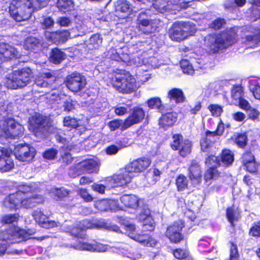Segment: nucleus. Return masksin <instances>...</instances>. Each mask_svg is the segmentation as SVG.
Returning a JSON list of instances; mask_svg holds the SVG:
<instances>
[{
    "label": "nucleus",
    "mask_w": 260,
    "mask_h": 260,
    "mask_svg": "<svg viewBox=\"0 0 260 260\" xmlns=\"http://www.w3.org/2000/svg\"><path fill=\"white\" fill-rule=\"evenodd\" d=\"M171 5V3L166 0H155L152 4L154 8L161 13L170 11L172 9Z\"/></svg>",
    "instance_id": "nucleus-37"
},
{
    "label": "nucleus",
    "mask_w": 260,
    "mask_h": 260,
    "mask_svg": "<svg viewBox=\"0 0 260 260\" xmlns=\"http://www.w3.org/2000/svg\"><path fill=\"white\" fill-rule=\"evenodd\" d=\"M77 192L78 195L85 202H91L93 200V198L89 193L88 190L86 188H79Z\"/></svg>",
    "instance_id": "nucleus-52"
},
{
    "label": "nucleus",
    "mask_w": 260,
    "mask_h": 260,
    "mask_svg": "<svg viewBox=\"0 0 260 260\" xmlns=\"http://www.w3.org/2000/svg\"><path fill=\"white\" fill-rule=\"evenodd\" d=\"M14 166L13 161L9 155H0V171L8 172Z\"/></svg>",
    "instance_id": "nucleus-33"
},
{
    "label": "nucleus",
    "mask_w": 260,
    "mask_h": 260,
    "mask_svg": "<svg viewBox=\"0 0 260 260\" xmlns=\"http://www.w3.org/2000/svg\"><path fill=\"white\" fill-rule=\"evenodd\" d=\"M177 118L178 114L174 111L162 112L158 119V125L160 128L166 131L175 124Z\"/></svg>",
    "instance_id": "nucleus-20"
},
{
    "label": "nucleus",
    "mask_w": 260,
    "mask_h": 260,
    "mask_svg": "<svg viewBox=\"0 0 260 260\" xmlns=\"http://www.w3.org/2000/svg\"><path fill=\"white\" fill-rule=\"evenodd\" d=\"M208 109L214 117L220 116L223 112L222 107L218 104H210L208 106Z\"/></svg>",
    "instance_id": "nucleus-54"
},
{
    "label": "nucleus",
    "mask_w": 260,
    "mask_h": 260,
    "mask_svg": "<svg viewBox=\"0 0 260 260\" xmlns=\"http://www.w3.org/2000/svg\"><path fill=\"white\" fill-rule=\"evenodd\" d=\"M66 54L61 49L57 47L51 49L49 59L52 63L56 64H59L66 59Z\"/></svg>",
    "instance_id": "nucleus-30"
},
{
    "label": "nucleus",
    "mask_w": 260,
    "mask_h": 260,
    "mask_svg": "<svg viewBox=\"0 0 260 260\" xmlns=\"http://www.w3.org/2000/svg\"><path fill=\"white\" fill-rule=\"evenodd\" d=\"M13 153L16 158L21 161H28L35 155L34 149L26 144H19L15 146Z\"/></svg>",
    "instance_id": "nucleus-16"
},
{
    "label": "nucleus",
    "mask_w": 260,
    "mask_h": 260,
    "mask_svg": "<svg viewBox=\"0 0 260 260\" xmlns=\"http://www.w3.org/2000/svg\"><path fill=\"white\" fill-rule=\"evenodd\" d=\"M184 226L185 223L183 220H176L167 226L165 235L171 243H179L184 239V236L182 233Z\"/></svg>",
    "instance_id": "nucleus-9"
},
{
    "label": "nucleus",
    "mask_w": 260,
    "mask_h": 260,
    "mask_svg": "<svg viewBox=\"0 0 260 260\" xmlns=\"http://www.w3.org/2000/svg\"><path fill=\"white\" fill-rule=\"evenodd\" d=\"M225 216L231 225L234 226L235 221H238L241 217L240 212L238 209H235L234 206L232 205L226 209Z\"/></svg>",
    "instance_id": "nucleus-31"
},
{
    "label": "nucleus",
    "mask_w": 260,
    "mask_h": 260,
    "mask_svg": "<svg viewBox=\"0 0 260 260\" xmlns=\"http://www.w3.org/2000/svg\"><path fill=\"white\" fill-rule=\"evenodd\" d=\"M32 77V70L28 67L13 72L11 79V86L14 89L20 88L26 85Z\"/></svg>",
    "instance_id": "nucleus-11"
},
{
    "label": "nucleus",
    "mask_w": 260,
    "mask_h": 260,
    "mask_svg": "<svg viewBox=\"0 0 260 260\" xmlns=\"http://www.w3.org/2000/svg\"><path fill=\"white\" fill-rule=\"evenodd\" d=\"M167 97L170 101H174L176 104L183 103L186 100V97L183 90L179 88L171 89L168 92Z\"/></svg>",
    "instance_id": "nucleus-28"
},
{
    "label": "nucleus",
    "mask_w": 260,
    "mask_h": 260,
    "mask_svg": "<svg viewBox=\"0 0 260 260\" xmlns=\"http://www.w3.org/2000/svg\"><path fill=\"white\" fill-rule=\"evenodd\" d=\"M43 223L42 228L50 229H53L58 226V222L52 220H49V218L47 219L45 221H42Z\"/></svg>",
    "instance_id": "nucleus-63"
},
{
    "label": "nucleus",
    "mask_w": 260,
    "mask_h": 260,
    "mask_svg": "<svg viewBox=\"0 0 260 260\" xmlns=\"http://www.w3.org/2000/svg\"><path fill=\"white\" fill-rule=\"evenodd\" d=\"M238 101V106L240 109L244 110L246 112H248V110L250 109L251 106L250 103L244 98L241 99Z\"/></svg>",
    "instance_id": "nucleus-61"
},
{
    "label": "nucleus",
    "mask_w": 260,
    "mask_h": 260,
    "mask_svg": "<svg viewBox=\"0 0 260 260\" xmlns=\"http://www.w3.org/2000/svg\"><path fill=\"white\" fill-rule=\"evenodd\" d=\"M249 236L255 238L260 237V221L254 222L249 230Z\"/></svg>",
    "instance_id": "nucleus-56"
},
{
    "label": "nucleus",
    "mask_w": 260,
    "mask_h": 260,
    "mask_svg": "<svg viewBox=\"0 0 260 260\" xmlns=\"http://www.w3.org/2000/svg\"><path fill=\"white\" fill-rule=\"evenodd\" d=\"M120 148L117 146L112 144L108 146L105 150L106 153L108 155H114L116 154Z\"/></svg>",
    "instance_id": "nucleus-64"
},
{
    "label": "nucleus",
    "mask_w": 260,
    "mask_h": 260,
    "mask_svg": "<svg viewBox=\"0 0 260 260\" xmlns=\"http://www.w3.org/2000/svg\"><path fill=\"white\" fill-rule=\"evenodd\" d=\"M102 43V38L99 34H94L90 38V44L96 48Z\"/></svg>",
    "instance_id": "nucleus-59"
},
{
    "label": "nucleus",
    "mask_w": 260,
    "mask_h": 260,
    "mask_svg": "<svg viewBox=\"0 0 260 260\" xmlns=\"http://www.w3.org/2000/svg\"><path fill=\"white\" fill-rule=\"evenodd\" d=\"M225 24L226 21L224 18L218 17L211 22L209 27L213 30H218L221 29Z\"/></svg>",
    "instance_id": "nucleus-48"
},
{
    "label": "nucleus",
    "mask_w": 260,
    "mask_h": 260,
    "mask_svg": "<svg viewBox=\"0 0 260 260\" xmlns=\"http://www.w3.org/2000/svg\"><path fill=\"white\" fill-rule=\"evenodd\" d=\"M98 164L93 159H87L80 162L78 167L72 169L73 173H78L77 176L81 174V171H85L88 173L95 172L97 169Z\"/></svg>",
    "instance_id": "nucleus-24"
},
{
    "label": "nucleus",
    "mask_w": 260,
    "mask_h": 260,
    "mask_svg": "<svg viewBox=\"0 0 260 260\" xmlns=\"http://www.w3.org/2000/svg\"><path fill=\"white\" fill-rule=\"evenodd\" d=\"M255 146L251 145L242 153L240 160L244 170L253 175L260 174V163L256 161L254 152Z\"/></svg>",
    "instance_id": "nucleus-7"
},
{
    "label": "nucleus",
    "mask_w": 260,
    "mask_h": 260,
    "mask_svg": "<svg viewBox=\"0 0 260 260\" xmlns=\"http://www.w3.org/2000/svg\"><path fill=\"white\" fill-rule=\"evenodd\" d=\"M29 128L36 137L44 135L47 131L46 117L40 113H36L29 119Z\"/></svg>",
    "instance_id": "nucleus-13"
},
{
    "label": "nucleus",
    "mask_w": 260,
    "mask_h": 260,
    "mask_svg": "<svg viewBox=\"0 0 260 260\" xmlns=\"http://www.w3.org/2000/svg\"><path fill=\"white\" fill-rule=\"evenodd\" d=\"M218 161L220 166L229 168L232 166L235 160V154L233 150L228 148H223L220 152Z\"/></svg>",
    "instance_id": "nucleus-23"
},
{
    "label": "nucleus",
    "mask_w": 260,
    "mask_h": 260,
    "mask_svg": "<svg viewBox=\"0 0 260 260\" xmlns=\"http://www.w3.org/2000/svg\"><path fill=\"white\" fill-rule=\"evenodd\" d=\"M134 177L133 173L126 166L118 174L104 179L105 185L109 187H123L129 184Z\"/></svg>",
    "instance_id": "nucleus-8"
},
{
    "label": "nucleus",
    "mask_w": 260,
    "mask_h": 260,
    "mask_svg": "<svg viewBox=\"0 0 260 260\" xmlns=\"http://www.w3.org/2000/svg\"><path fill=\"white\" fill-rule=\"evenodd\" d=\"M247 112L249 119L252 120H255L258 119L260 112L256 109L251 107L250 109H249Z\"/></svg>",
    "instance_id": "nucleus-62"
},
{
    "label": "nucleus",
    "mask_w": 260,
    "mask_h": 260,
    "mask_svg": "<svg viewBox=\"0 0 260 260\" xmlns=\"http://www.w3.org/2000/svg\"><path fill=\"white\" fill-rule=\"evenodd\" d=\"M9 10L13 19L20 22L29 19L34 12V8L30 0H12Z\"/></svg>",
    "instance_id": "nucleus-4"
},
{
    "label": "nucleus",
    "mask_w": 260,
    "mask_h": 260,
    "mask_svg": "<svg viewBox=\"0 0 260 260\" xmlns=\"http://www.w3.org/2000/svg\"><path fill=\"white\" fill-rule=\"evenodd\" d=\"M219 156L213 154L208 155L205 158V164L210 167H220L218 162Z\"/></svg>",
    "instance_id": "nucleus-51"
},
{
    "label": "nucleus",
    "mask_w": 260,
    "mask_h": 260,
    "mask_svg": "<svg viewBox=\"0 0 260 260\" xmlns=\"http://www.w3.org/2000/svg\"><path fill=\"white\" fill-rule=\"evenodd\" d=\"M256 5H252L250 9V18L252 21H256L260 18V9Z\"/></svg>",
    "instance_id": "nucleus-58"
},
{
    "label": "nucleus",
    "mask_w": 260,
    "mask_h": 260,
    "mask_svg": "<svg viewBox=\"0 0 260 260\" xmlns=\"http://www.w3.org/2000/svg\"><path fill=\"white\" fill-rule=\"evenodd\" d=\"M33 191L31 186L20 184L18 186L15 192L10 193L5 198V202L11 210L32 209L44 202L42 195L32 193Z\"/></svg>",
    "instance_id": "nucleus-1"
},
{
    "label": "nucleus",
    "mask_w": 260,
    "mask_h": 260,
    "mask_svg": "<svg viewBox=\"0 0 260 260\" xmlns=\"http://www.w3.org/2000/svg\"><path fill=\"white\" fill-rule=\"evenodd\" d=\"M151 163V160L149 157L144 156L133 160L127 166L133 173H139L146 170Z\"/></svg>",
    "instance_id": "nucleus-21"
},
{
    "label": "nucleus",
    "mask_w": 260,
    "mask_h": 260,
    "mask_svg": "<svg viewBox=\"0 0 260 260\" xmlns=\"http://www.w3.org/2000/svg\"><path fill=\"white\" fill-rule=\"evenodd\" d=\"M146 104L149 108L156 109L159 112L162 113L165 110V107L159 97L155 96L149 99L146 101Z\"/></svg>",
    "instance_id": "nucleus-32"
},
{
    "label": "nucleus",
    "mask_w": 260,
    "mask_h": 260,
    "mask_svg": "<svg viewBox=\"0 0 260 260\" xmlns=\"http://www.w3.org/2000/svg\"><path fill=\"white\" fill-rule=\"evenodd\" d=\"M116 10L127 14L132 11L131 4L126 0H118L116 5Z\"/></svg>",
    "instance_id": "nucleus-42"
},
{
    "label": "nucleus",
    "mask_w": 260,
    "mask_h": 260,
    "mask_svg": "<svg viewBox=\"0 0 260 260\" xmlns=\"http://www.w3.org/2000/svg\"><path fill=\"white\" fill-rule=\"evenodd\" d=\"M237 34L233 30H226L207 35L204 45L210 54H218L225 50L237 41Z\"/></svg>",
    "instance_id": "nucleus-2"
},
{
    "label": "nucleus",
    "mask_w": 260,
    "mask_h": 260,
    "mask_svg": "<svg viewBox=\"0 0 260 260\" xmlns=\"http://www.w3.org/2000/svg\"><path fill=\"white\" fill-rule=\"evenodd\" d=\"M124 229L129 238L144 246L155 247L157 243V241L151 236L148 237L147 239H144V235L135 234L136 226L134 224H125Z\"/></svg>",
    "instance_id": "nucleus-14"
},
{
    "label": "nucleus",
    "mask_w": 260,
    "mask_h": 260,
    "mask_svg": "<svg viewBox=\"0 0 260 260\" xmlns=\"http://www.w3.org/2000/svg\"><path fill=\"white\" fill-rule=\"evenodd\" d=\"M40 40L34 37H27L24 41V47L27 50H33L39 47Z\"/></svg>",
    "instance_id": "nucleus-43"
},
{
    "label": "nucleus",
    "mask_w": 260,
    "mask_h": 260,
    "mask_svg": "<svg viewBox=\"0 0 260 260\" xmlns=\"http://www.w3.org/2000/svg\"><path fill=\"white\" fill-rule=\"evenodd\" d=\"M219 167H209L206 170L204 178L206 181L217 179L220 176V173L217 170Z\"/></svg>",
    "instance_id": "nucleus-45"
},
{
    "label": "nucleus",
    "mask_w": 260,
    "mask_h": 260,
    "mask_svg": "<svg viewBox=\"0 0 260 260\" xmlns=\"http://www.w3.org/2000/svg\"><path fill=\"white\" fill-rule=\"evenodd\" d=\"M24 127L14 118H4L0 120V138L15 139L23 136Z\"/></svg>",
    "instance_id": "nucleus-5"
},
{
    "label": "nucleus",
    "mask_w": 260,
    "mask_h": 260,
    "mask_svg": "<svg viewBox=\"0 0 260 260\" xmlns=\"http://www.w3.org/2000/svg\"><path fill=\"white\" fill-rule=\"evenodd\" d=\"M180 26L181 27L182 31L184 34L185 39L188 37L192 36L196 32V25L193 23L190 22H179Z\"/></svg>",
    "instance_id": "nucleus-36"
},
{
    "label": "nucleus",
    "mask_w": 260,
    "mask_h": 260,
    "mask_svg": "<svg viewBox=\"0 0 260 260\" xmlns=\"http://www.w3.org/2000/svg\"><path fill=\"white\" fill-rule=\"evenodd\" d=\"M145 111L140 106H136L131 109L128 116L124 120L123 129H127L132 126L140 123L144 119Z\"/></svg>",
    "instance_id": "nucleus-15"
},
{
    "label": "nucleus",
    "mask_w": 260,
    "mask_h": 260,
    "mask_svg": "<svg viewBox=\"0 0 260 260\" xmlns=\"http://www.w3.org/2000/svg\"><path fill=\"white\" fill-rule=\"evenodd\" d=\"M58 151L54 148H50L46 149L43 153V157L47 160L55 159L57 155Z\"/></svg>",
    "instance_id": "nucleus-55"
},
{
    "label": "nucleus",
    "mask_w": 260,
    "mask_h": 260,
    "mask_svg": "<svg viewBox=\"0 0 260 260\" xmlns=\"http://www.w3.org/2000/svg\"><path fill=\"white\" fill-rule=\"evenodd\" d=\"M57 79L56 72L48 70L46 72L39 73L35 79V84L41 87L52 86Z\"/></svg>",
    "instance_id": "nucleus-17"
},
{
    "label": "nucleus",
    "mask_w": 260,
    "mask_h": 260,
    "mask_svg": "<svg viewBox=\"0 0 260 260\" xmlns=\"http://www.w3.org/2000/svg\"><path fill=\"white\" fill-rule=\"evenodd\" d=\"M19 218L20 215L18 213L7 214L1 217L0 222L3 225L13 224L17 223Z\"/></svg>",
    "instance_id": "nucleus-40"
},
{
    "label": "nucleus",
    "mask_w": 260,
    "mask_h": 260,
    "mask_svg": "<svg viewBox=\"0 0 260 260\" xmlns=\"http://www.w3.org/2000/svg\"><path fill=\"white\" fill-rule=\"evenodd\" d=\"M218 138L213 131L207 130L200 142L201 150L203 152L210 153L213 145L217 141Z\"/></svg>",
    "instance_id": "nucleus-19"
},
{
    "label": "nucleus",
    "mask_w": 260,
    "mask_h": 260,
    "mask_svg": "<svg viewBox=\"0 0 260 260\" xmlns=\"http://www.w3.org/2000/svg\"><path fill=\"white\" fill-rule=\"evenodd\" d=\"M248 140L246 133H241L236 135L234 142L239 148L244 149L247 145Z\"/></svg>",
    "instance_id": "nucleus-41"
},
{
    "label": "nucleus",
    "mask_w": 260,
    "mask_h": 260,
    "mask_svg": "<svg viewBox=\"0 0 260 260\" xmlns=\"http://www.w3.org/2000/svg\"><path fill=\"white\" fill-rule=\"evenodd\" d=\"M230 256L229 258L225 260H239V254L237 245L233 241L229 242Z\"/></svg>",
    "instance_id": "nucleus-49"
},
{
    "label": "nucleus",
    "mask_w": 260,
    "mask_h": 260,
    "mask_svg": "<svg viewBox=\"0 0 260 260\" xmlns=\"http://www.w3.org/2000/svg\"><path fill=\"white\" fill-rule=\"evenodd\" d=\"M70 191L63 187L55 188L53 191L54 197L58 200H62L70 194Z\"/></svg>",
    "instance_id": "nucleus-47"
},
{
    "label": "nucleus",
    "mask_w": 260,
    "mask_h": 260,
    "mask_svg": "<svg viewBox=\"0 0 260 260\" xmlns=\"http://www.w3.org/2000/svg\"><path fill=\"white\" fill-rule=\"evenodd\" d=\"M174 256L177 259H182L187 256V252L181 248H176L173 251Z\"/></svg>",
    "instance_id": "nucleus-60"
},
{
    "label": "nucleus",
    "mask_w": 260,
    "mask_h": 260,
    "mask_svg": "<svg viewBox=\"0 0 260 260\" xmlns=\"http://www.w3.org/2000/svg\"><path fill=\"white\" fill-rule=\"evenodd\" d=\"M45 36L48 41L55 44H60L66 42L69 39L70 32L68 30H56L46 32Z\"/></svg>",
    "instance_id": "nucleus-22"
},
{
    "label": "nucleus",
    "mask_w": 260,
    "mask_h": 260,
    "mask_svg": "<svg viewBox=\"0 0 260 260\" xmlns=\"http://www.w3.org/2000/svg\"><path fill=\"white\" fill-rule=\"evenodd\" d=\"M28 231L17 225H11L5 230H0V240L11 243H19L31 238Z\"/></svg>",
    "instance_id": "nucleus-6"
},
{
    "label": "nucleus",
    "mask_w": 260,
    "mask_h": 260,
    "mask_svg": "<svg viewBox=\"0 0 260 260\" xmlns=\"http://www.w3.org/2000/svg\"><path fill=\"white\" fill-rule=\"evenodd\" d=\"M244 95L243 88L240 85H234L231 89V98L233 100L238 101Z\"/></svg>",
    "instance_id": "nucleus-44"
},
{
    "label": "nucleus",
    "mask_w": 260,
    "mask_h": 260,
    "mask_svg": "<svg viewBox=\"0 0 260 260\" xmlns=\"http://www.w3.org/2000/svg\"><path fill=\"white\" fill-rule=\"evenodd\" d=\"M110 83L117 90L123 94H129L136 91L137 82L129 71L117 69L110 78Z\"/></svg>",
    "instance_id": "nucleus-3"
},
{
    "label": "nucleus",
    "mask_w": 260,
    "mask_h": 260,
    "mask_svg": "<svg viewBox=\"0 0 260 260\" xmlns=\"http://www.w3.org/2000/svg\"><path fill=\"white\" fill-rule=\"evenodd\" d=\"M172 138L173 141L170 146L173 150H178L179 155L183 157L187 156L191 153L192 143L189 140L183 139L181 134H174Z\"/></svg>",
    "instance_id": "nucleus-12"
},
{
    "label": "nucleus",
    "mask_w": 260,
    "mask_h": 260,
    "mask_svg": "<svg viewBox=\"0 0 260 260\" xmlns=\"http://www.w3.org/2000/svg\"><path fill=\"white\" fill-rule=\"evenodd\" d=\"M180 67L183 73L188 75H192L194 69L188 60L184 59L180 61Z\"/></svg>",
    "instance_id": "nucleus-53"
},
{
    "label": "nucleus",
    "mask_w": 260,
    "mask_h": 260,
    "mask_svg": "<svg viewBox=\"0 0 260 260\" xmlns=\"http://www.w3.org/2000/svg\"><path fill=\"white\" fill-rule=\"evenodd\" d=\"M86 229V226L79 221L68 227L67 231L71 235L75 238L84 239L85 237Z\"/></svg>",
    "instance_id": "nucleus-26"
},
{
    "label": "nucleus",
    "mask_w": 260,
    "mask_h": 260,
    "mask_svg": "<svg viewBox=\"0 0 260 260\" xmlns=\"http://www.w3.org/2000/svg\"><path fill=\"white\" fill-rule=\"evenodd\" d=\"M187 176L192 184H200L202 182V168L199 163L195 159L191 160L187 168Z\"/></svg>",
    "instance_id": "nucleus-18"
},
{
    "label": "nucleus",
    "mask_w": 260,
    "mask_h": 260,
    "mask_svg": "<svg viewBox=\"0 0 260 260\" xmlns=\"http://www.w3.org/2000/svg\"><path fill=\"white\" fill-rule=\"evenodd\" d=\"M143 220V231L145 232H153L155 227V223L149 210L145 209L140 214Z\"/></svg>",
    "instance_id": "nucleus-25"
},
{
    "label": "nucleus",
    "mask_w": 260,
    "mask_h": 260,
    "mask_svg": "<svg viewBox=\"0 0 260 260\" xmlns=\"http://www.w3.org/2000/svg\"><path fill=\"white\" fill-rule=\"evenodd\" d=\"M169 36L172 40L176 41L185 39L179 22H176L173 24L169 30Z\"/></svg>",
    "instance_id": "nucleus-29"
},
{
    "label": "nucleus",
    "mask_w": 260,
    "mask_h": 260,
    "mask_svg": "<svg viewBox=\"0 0 260 260\" xmlns=\"http://www.w3.org/2000/svg\"><path fill=\"white\" fill-rule=\"evenodd\" d=\"M79 119L72 117L70 116H67L63 118V124L64 126L67 127L70 129L77 128L79 126Z\"/></svg>",
    "instance_id": "nucleus-46"
},
{
    "label": "nucleus",
    "mask_w": 260,
    "mask_h": 260,
    "mask_svg": "<svg viewBox=\"0 0 260 260\" xmlns=\"http://www.w3.org/2000/svg\"><path fill=\"white\" fill-rule=\"evenodd\" d=\"M67 87L74 93L82 91L87 84L86 78L81 74L73 72L68 75L64 81Z\"/></svg>",
    "instance_id": "nucleus-10"
},
{
    "label": "nucleus",
    "mask_w": 260,
    "mask_h": 260,
    "mask_svg": "<svg viewBox=\"0 0 260 260\" xmlns=\"http://www.w3.org/2000/svg\"><path fill=\"white\" fill-rule=\"evenodd\" d=\"M137 28L139 30L142 31L145 34L151 33L152 30V24L151 20L147 19L138 20Z\"/></svg>",
    "instance_id": "nucleus-34"
},
{
    "label": "nucleus",
    "mask_w": 260,
    "mask_h": 260,
    "mask_svg": "<svg viewBox=\"0 0 260 260\" xmlns=\"http://www.w3.org/2000/svg\"><path fill=\"white\" fill-rule=\"evenodd\" d=\"M72 247L76 250L80 251L94 252L98 250L96 245L81 241L78 242L76 244L72 245Z\"/></svg>",
    "instance_id": "nucleus-38"
},
{
    "label": "nucleus",
    "mask_w": 260,
    "mask_h": 260,
    "mask_svg": "<svg viewBox=\"0 0 260 260\" xmlns=\"http://www.w3.org/2000/svg\"><path fill=\"white\" fill-rule=\"evenodd\" d=\"M256 32L253 35H247L245 37L246 41L257 44L260 42V29L255 28Z\"/></svg>",
    "instance_id": "nucleus-57"
},
{
    "label": "nucleus",
    "mask_w": 260,
    "mask_h": 260,
    "mask_svg": "<svg viewBox=\"0 0 260 260\" xmlns=\"http://www.w3.org/2000/svg\"><path fill=\"white\" fill-rule=\"evenodd\" d=\"M56 7L60 11L66 13L73 10L74 3L73 0H57Z\"/></svg>",
    "instance_id": "nucleus-39"
},
{
    "label": "nucleus",
    "mask_w": 260,
    "mask_h": 260,
    "mask_svg": "<svg viewBox=\"0 0 260 260\" xmlns=\"http://www.w3.org/2000/svg\"><path fill=\"white\" fill-rule=\"evenodd\" d=\"M175 185L178 191H183L188 188V181L187 177L183 174L177 176Z\"/></svg>",
    "instance_id": "nucleus-35"
},
{
    "label": "nucleus",
    "mask_w": 260,
    "mask_h": 260,
    "mask_svg": "<svg viewBox=\"0 0 260 260\" xmlns=\"http://www.w3.org/2000/svg\"><path fill=\"white\" fill-rule=\"evenodd\" d=\"M120 201L122 204L121 208H137L139 205V200L137 197L133 194H124L120 198Z\"/></svg>",
    "instance_id": "nucleus-27"
},
{
    "label": "nucleus",
    "mask_w": 260,
    "mask_h": 260,
    "mask_svg": "<svg viewBox=\"0 0 260 260\" xmlns=\"http://www.w3.org/2000/svg\"><path fill=\"white\" fill-rule=\"evenodd\" d=\"M124 121L121 119H117L110 121L108 123V126L111 131H115L119 128L121 131L126 130V129H123V125Z\"/></svg>",
    "instance_id": "nucleus-50"
}]
</instances>
